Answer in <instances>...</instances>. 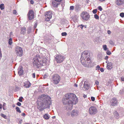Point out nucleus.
<instances>
[{"instance_id": "1", "label": "nucleus", "mask_w": 124, "mask_h": 124, "mask_svg": "<svg viewBox=\"0 0 124 124\" xmlns=\"http://www.w3.org/2000/svg\"><path fill=\"white\" fill-rule=\"evenodd\" d=\"M50 98L49 96L44 94H42L39 97L37 101V108L40 110H42L48 106L47 98Z\"/></svg>"}, {"instance_id": "2", "label": "nucleus", "mask_w": 124, "mask_h": 124, "mask_svg": "<svg viewBox=\"0 0 124 124\" xmlns=\"http://www.w3.org/2000/svg\"><path fill=\"white\" fill-rule=\"evenodd\" d=\"M33 60V66L36 68H39L41 66L45 65L46 64V58L41 59L39 55H37L35 56Z\"/></svg>"}, {"instance_id": "3", "label": "nucleus", "mask_w": 124, "mask_h": 124, "mask_svg": "<svg viewBox=\"0 0 124 124\" xmlns=\"http://www.w3.org/2000/svg\"><path fill=\"white\" fill-rule=\"evenodd\" d=\"M76 95L73 93L66 94L64 98L62 99L63 104L66 105L70 103L71 102H74L76 99Z\"/></svg>"}, {"instance_id": "4", "label": "nucleus", "mask_w": 124, "mask_h": 124, "mask_svg": "<svg viewBox=\"0 0 124 124\" xmlns=\"http://www.w3.org/2000/svg\"><path fill=\"white\" fill-rule=\"evenodd\" d=\"M61 79V77L59 75L55 74L52 77L51 81L54 84L57 85L59 83Z\"/></svg>"}, {"instance_id": "5", "label": "nucleus", "mask_w": 124, "mask_h": 124, "mask_svg": "<svg viewBox=\"0 0 124 124\" xmlns=\"http://www.w3.org/2000/svg\"><path fill=\"white\" fill-rule=\"evenodd\" d=\"M82 64L86 67H89L92 62V61L89 57H87L86 59L81 60Z\"/></svg>"}, {"instance_id": "6", "label": "nucleus", "mask_w": 124, "mask_h": 124, "mask_svg": "<svg viewBox=\"0 0 124 124\" xmlns=\"http://www.w3.org/2000/svg\"><path fill=\"white\" fill-rule=\"evenodd\" d=\"M15 52L17 56L21 57L23 54L22 48L19 46H16L15 49Z\"/></svg>"}, {"instance_id": "7", "label": "nucleus", "mask_w": 124, "mask_h": 124, "mask_svg": "<svg viewBox=\"0 0 124 124\" xmlns=\"http://www.w3.org/2000/svg\"><path fill=\"white\" fill-rule=\"evenodd\" d=\"M80 16L84 20L87 21L90 18V16L88 13L85 11H83L80 15Z\"/></svg>"}, {"instance_id": "8", "label": "nucleus", "mask_w": 124, "mask_h": 124, "mask_svg": "<svg viewBox=\"0 0 124 124\" xmlns=\"http://www.w3.org/2000/svg\"><path fill=\"white\" fill-rule=\"evenodd\" d=\"M88 111L90 114L93 115L96 114L98 110L96 107L92 106L90 107Z\"/></svg>"}, {"instance_id": "9", "label": "nucleus", "mask_w": 124, "mask_h": 124, "mask_svg": "<svg viewBox=\"0 0 124 124\" xmlns=\"http://www.w3.org/2000/svg\"><path fill=\"white\" fill-rule=\"evenodd\" d=\"M52 15V13L51 11H49L46 12L45 14V20L47 21H49L51 18Z\"/></svg>"}, {"instance_id": "10", "label": "nucleus", "mask_w": 124, "mask_h": 124, "mask_svg": "<svg viewBox=\"0 0 124 124\" xmlns=\"http://www.w3.org/2000/svg\"><path fill=\"white\" fill-rule=\"evenodd\" d=\"M55 59L57 63H60L62 62L64 59V56L60 55H58L55 57Z\"/></svg>"}, {"instance_id": "11", "label": "nucleus", "mask_w": 124, "mask_h": 124, "mask_svg": "<svg viewBox=\"0 0 124 124\" xmlns=\"http://www.w3.org/2000/svg\"><path fill=\"white\" fill-rule=\"evenodd\" d=\"M28 18L30 20L33 19L34 16V12L33 10H30L27 14Z\"/></svg>"}, {"instance_id": "12", "label": "nucleus", "mask_w": 124, "mask_h": 124, "mask_svg": "<svg viewBox=\"0 0 124 124\" xmlns=\"http://www.w3.org/2000/svg\"><path fill=\"white\" fill-rule=\"evenodd\" d=\"M76 101L74 102H71L70 103L68 104L66 107V109L68 110H71L72 108L73 104H75Z\"/></svg>"}, {"instance_id": "13", "label": "nucleus", "mask_w": 124, "mask_h": 124, "mask_svg": "<svg viewBox=\"0 0 124 124\" xmlns=\"http://www.w3.org/2000/svg\"><path fill=\"white\" fill-rule=\"evenodd\" d=\"M110 103L112 106H115L117 105V101L116 99L113 98L110 101Z\"/></svg>"}, {"instance_id": "14", "label": "nucleus", "mask_w": 124, "mask_h": 124, "mask_svg": "<svg viewBox=\"0 0 124 124\" xmlns=\"http://www.w3.org/2000/svg\"><path fill=\"white\" fill-rule=\"evenodd\" d=\"M83 88L85 90H87L90 88L89 85L88 81H85L84 82Z\"/></svg>"}, {"instance_id": "15", "label": "nucleus", "mask_w": 124, "mask_h": 124, "mask_svg": "<svg viewBox=\"0 0 124 124\" xmlns=\"http://www.w3.org/2000/svg\"><path fill=\"white\" fill-rule=\"evenodd\" d=\"M88 53L86 51H84L82 54L81 55V60L82 59H86L88 57L87 55Z\"/></svg>"}, {"instance_id": "16", "label": "nucleus", "mask_w": 124, "mask_h": 124, "mask_svg": "<svg viewBox=\"0 0 124 124\" xmlns=\"http://www.w3.org/2000/svg\"><path fill=\"white\" fill-rule=\"evenodd\" d=\"M79 112L77 110H74L72 111L71 112V116L73 117L76 116L78 115Z\"/></svg>"}, {"instance_id": "17", "label": "nucleus", "mask_w": 124, "mask_h": 124, "mask_svg": "<svg viewBox=\"0 0 124 124\" xmlns=\"http://www.w3.org/2000/svg\"><path fill=\"white\" fill-rule=\"evenodd\" d=\"M107 68L108 70L111 69L113 67V64L111 62H108L107 64Z\"/></svg>"}, {"instance_id": "18", "label": "nucleus", "mask_w": 124, "mask_h": 124, "mask_svg": "<svg viewBox=\"0 0 124 124\" xmlns=\"http://www.w3.org/2000/svg\"><path fill=\"white\" fill-rule=\"evenodd\" d=\"M124 3V0H117L116 2V4L118 6Z\"/></svg>"}, {"instance_id": "19", "label": "nucleus", "mask_w": 124, "mask_h": 124, "mask_svg": "<svg viewBox=\"0 0 124 124\" xmlns=\"http://www.w3.org/2000/svg\"><path fill=\"white\" fill-rule=\"evenodd\" d=\"M31 86V84L30 82L28 81L27 82V84H25L24 86L26 88H29Z\"/></svg>"}, {"instance_id": "20", "label": "nucleus", "mask_w": 124, "mask_h": 124, "mask_svg": "<svg viewBox=\"0 0 124 124\" xmlns=\"http://www.w3.org/2000/svg\"><path fill=\"white\" fill-rule=\"evenodd\" d=\"M21 33L24 34L26 32V29L25 27L22 28L21 29Z\"/></svg>"}, {"instance_id": "21", "label": "nucleus", "mask_w": 124, "mask_h": 124, "mask_svg": "<svg viewBox=\"0 0 124 124\" xmlns=\"http://www.w3.org/2000/svg\"><path fill=\"white\" fill-rule=\"evenodd\" d=\"M43 117L46 120L48 119L49 118V116L47 114H45L43 116Z\"/></svg>"}, {"instance_id": "22", "label": "nucleus", "mask_w": 124, "mask_h": 124, "mask_svg": "<svg viewBox=\"0 0 124 124\" xmlns=\"http://www.w3.org/2000/svg\"><path fill=\"white\" fill-rule=\"evenodd\" d=\"M18 74L19 76L21 75H22L23 73V71L21 69H20L18 71Z\"/></svg>"}, {"instance_id": "23", "label": "nucleus", "mask_w": 124, "mask_h": 124, "mask_svg": "<svg viewBox=\"0 0 124 124\" xmlns=\"http://www.w3.org/2000/svg\"><path fill=\"white\" fill-rule=\"evenodd\" d=\"M115 116L116 118H118L119 117V115L118 112L117 111H115L114 113Z\"/></svg>"}, {"instance_id": "24", "label": "nucleus", "mask_w": 124, "mask_h": 124, "mask_svg": "<svg viewBox=\"0 0 124 124\" xmlns=\"http://www.w3.org/2000/svg\"><path fill=\"white\" fill-rule=\"evenodd\" d=\"M52 5L54 7H57L58 6V3L55 1H53L52 2Z\"/></svg>"}, {"instance_id": "25", "label": "nucleus", "mask_w": 124, "mask_h": 124, "mask_svg": "<svg viewBox=\"0 0 124 124\" xmlns=\"http://www.w3.org/2000/svg\"><path fill=\"white\" fill-rule=\"evenodd\" d=\"M0 8L1 10H2L4 9V4H2L0 5Z\"/></svg>"}, {"instance_id": "26", "label": "nucleus", "mask_w": 124, "mask_h": 124, "mask_svg": "<svg viewBox=\"0 0 124 124\" xmlns=\"http://www.w3.org/2000/svg\"><path fill=\"white\" fill-rule=\"evenodd\" d=\"M0 115L1 117H3L5 119H7V116L3 114V113H1Z\"/></svg>"}, {"instance_id": "27", "label": "nucleus", "mask_w": 124, "mask_h": 124, "mask_svg": "<svg viewBox=\"0 0 124 124\" xmlns=\"http://www.w3.org/2000/svg\"><path fill=\"white\" fill-rule=\"evenodd\" d=\"M8 43L10 45H11L12 44V39L11 38H10L9 39Z\"/></svg>"}, {"instance_id": "28", "label": "nucleus", "mask_w": 124, "mask_h": 124, "mask_svg": "<svg viewBox=\"0 0 124 124\" xmlns=\"http://www.w3.org/2000/svg\"><path fill=\"white\" fill-rule=\"evenodd\" d=\"M16 111L17 112L19 113H21V111L20 110L19 108L18 107H16Z\"/></svg>"}, {"instance_id": "29", "label": "nucleus", "mask_w": 124, "mask_h": 124, "mask_svg": "<svg viewBox=\"0 0 124 124\" xmlns=\"http://www.w3.org/2000/svg\"><path fill=\"white\" fill-rule=\"evenodd\" d=\"M103 48L104 50H106L107 49L106 45H104L103 46Z\"/></svg>"}, {"instance_id": "30", "label": "nucleus", "mask_w": 124, "mask_h": 124, "mask_svg": "<svg viewBox=\"0 0 124 124\" xmlns=\"http://www.w3.org/2000/svg\"><path fill=\"white\" fill-rule=\"evenodd\" d=\"M75 8L77 9H78L80 8V5H77L75 6Z\"/></svg>"}, {"instance_id": "31", "label": "nucleus", "mask_w": 124, "mask_h": 124, "mask_svg": "<svg viewBox=\"0 0 124 124\" xmlns=\"http://www.w3.org/2000/svg\"><path fill=\"white\" fill-rule=\"evenodd\" d=\"M98 9L100 11H102V8L101 6H99L98 7Z\"/></svg>"}, {"instance_id": "32", "label": "nucleus", "mask_w": 124, "mask_h": 124, "mask_svg": "<svg viewBox=\"0 0 124 124\" xmlns=\"http://www.w3.org/2000/svg\"><path fill=\"white\" fill-rule=\"evenodd\" d=\"M94 18L96 19H99V16L96 14H95L94 15Z\"/></svg>"}, {"instance_id": "33", "label": "nucleus", "mask_w": 124, "mask_h": 124, "mask_svg": "<svg viewBox=\"0 0 124 124\" xmlns=\"http://www.w3.org/2000/svg\"><path fill=\"white\" fill-rule=\"evenodd\" d=\"M61 35L63 36H66L67 35V33L66 32H62L61 34Z\"/></svg>"}, {"instance_id": "34", "label": "nucleus", "mask_w": 124, "mask_h": 124, "mask_svg": "<svg viewBox=\"0 0 124 124\" xmlns=\"http://www.w3.org/2000/svg\"><path fill=\"white\" fill-rule=\"evenodd\" d=\"M23 99V97L21 96L19 97V99H18L19 101L21 102H22V101Z\"/></svg>"}, {"instance_id": "35", "label": "nucleus", "mask_w": 124, "mask_h": 124, "mask_svg": "<svg viewBox=\"0 0 124 124\" xmlns=\"http://www.w3.org/2000/svg\"><path fill=\"white\" fill-rule=\"evenodd\" d=\"M97 12V9H94L93 11V12L94 14H96Z\"/></svg>"}, {"instance_id": "36", "label": "nucleus", "mask_w": 124, "mask_h": 124, "mask_svg": "<svg viewBox=\"0 0 124 124\" xmlns=\"http://www.w3.org/2000/svg\"><path fill=\"white\" fill-rule=\"evenodd\" d=\"M120 16L122 17H124V13H121L120 14Z\"/></svg>"}, {"instance_id": "37", "label": "nucleus", "mask_w": 124, "mask_h": 124, "mask_svg": "<svg viewBox=\"0 0 124 124\" xmlns=\"http://www.w3.org/2000/svg\"><path fill=\"white\" fill-rule=\"evenodd\" d=\"M111 54V52L109 51L108 50L107 52V54L108 55H110Z\"/></svg>"}, {"instance_id": "38", "label": "nucleus", "mask_w": 124, "mask_h": 124, "mask_svg": "<svg viewBox=\"0 0 124 124\" xmlns=\"http://www.w3.org/2000/svg\"><path fill=\"white\" fill-rule=\"evenodd\" d=\"M21 103L19 102H18L17 104L16 105L18 106H20L21 105Z\"/></svg>"}, {"instance_id": "39", "label": "nucleus", "mask_w": 124, "mask_h": 124, "mask_svg": "<svg viewBox=\"0 0 124 124\" xmlns=\"http://www.w3.org/2000/svg\"><path fill=\"white\" fill-rule=\"evenodd\" d=\"M74 7L73 6H71L70 7V9L72 10H74Z\"/></svg>"}, {"instance_id": "40", "label": "nucleus", "mask_w": 124, "mask_h": 124, "mask_svg": "<svg viewBox=\"0 0 124 124\" xmlns=\"http://www.w3.org/2000/svg\"><path fill=\"white\" fill-rule=\"evenodd\" d=\"M91 99L92 101H94L95 100V98L94 97H92L91 98Z\"/></svg>"}, {"instance_id": "41", "label": "nucleus", "mask_w": 124, "mask_h": 124, "mask_svg": "<svg viewBox=\"0 0 124 124\" xmlns=\"http://www.w3.org/2000/svg\"><path fill=\"white\" fill-rule=\"evenodd\" d=\"M32 77L33 78H34L35 77V73H33L32 75Z\"/></svg>"}, {"instance_id": "42", "label": "nucleus", "mask_w": 124, "mask_h": 124, "mask_svg": "<svg viewBox=\"0 0 124 124\" xmlns=\"http://www.w3.org/2000/svg\"><path fill=\"white\" fill-rule=\"evenodd\" d=\"M121 80L122 81H124V77H122L120 78Z\"/></svg>"}, {"instance_id": "43", "label": "nucleus", "mask_w": 124, "mask_h": 124, "mask_svg": "<svg viewBox=\"0 0 124 124\" xmlns=\"http://www.w3.org/2000/svg\"><path fill=\"white\" fill-rule=\"evenodd\" d=\"M17 13L16 11V10H14L13 11V13L14 14H15Z\"/></svg>"}, {"instance_id": "44", "label": "nucleus", "mask_w": 124, "mask_h": 124, "mask_svg": "<svg viewBox=\"0 0 124 124\" xmlns=\"http://www.w3.org/2000/svg\"><path fill=\"white\" fill-rule=\"evenodd\" d=\"M19 121L20 123L21 124L22 121V120L21 119H19Z\"/></svg>"}, {"instance_id": "45", "label": "nucleus", "mask_w": 124, "mask_h": 124, "mask_svg": "<svg viewBox=\"0 0 124 124\" xmlns=\"http://www.w3.org/2000/svg\"><path fill=\"white\" fill-rule=\"evenodd\" d=\"M2 56V54L1 49L0 48V57H1Z\"/></svg>"}, {"instance_id": "46", "label": "nucleus", "mask_w": 124, "mask_h": 124, "mask_svg": "<svg viewBox=\"0 0 124 124\" xmlns=\"http://www.w3.org/2000/svg\"><path fill=\"white\" fill-rule=\"evenodd\" d=\"M100 70L101 72H103L104 71L103 69L102 68H100Z\"/></svg>"}, {"instance_id": "47", "label": "nucleus", "mask_w": 124, "mask_h": 124, "mask_svg": "<svg viewBox=\"0 0 124 124\" xmlns=\"http://www.w3.org/2000/svg\"><path fill=\"white\" fill-rule=\"evenodd\" d=\"M107 33L108 34H110L111 33V32L110 31L108 30L107 31Z\"/></svg>"}, {"instance_id": "48", "label": "nucleus", "mask_w": 124, "mask_h": 124, "mask_svg": "<svg viewBox=\"0 0 124 124\" xmlns=\"http://www.w3.org/2000/svg\"><path fill=\"white\" fill-rule=\"evenodd\" d=\"M30 2L31 4H33L34 3V2H33V1L32 0H31L30 1Z\"/></svg>"}, {"instance_id": "49", "label": "nucleus", "mask_w": 124, "mask_h": 124, "mask_svg": "<svg viewBox=\"0 0 124 124\" xmlns=\"http://www.w3.org/2000/svg\"><path fill=\"white\" fill-rule=\"evenodd\" d=\"M37 23H36L34 25V27L35 28H36L37 27Z\"/></svg>"}, {"instance_id": "50", "label": "nucleus", "mask_w": 124, "mask_h": 124, "mask_svg": "<svg viewBox=\"0 0 124 124\" xmlns=\"http://www.w3.org/2000/svg\"><path fill=\"white\" fill-rule=\"evenodd\" d=\"M95 84H96V85H99V82H98V81H95Z\"/></svg>"}, {"instance_id": "51", "label": "nucleus", "mask_w": 124, "mask_h": 124, "mask_svg": "<svg viewBox=\"0 0 124 124\" xmlns=\"http://www.w3.org/2000/svg\"><path fill=\"white\" fill-rule=\"evenodd\" d=\"M56 1L57 2H61L62 1V0H54Z\"/></svg>"}, {"instance_id": "52", "label": "nucleus", "mask_w": 124, "mask_h": 124, "mask_svg": "<svg viewBox=\"0 0 124 124\" xmlns=\"http://www.w3.org/2000/svg\"><path fill=\"white\" fill-rule=\"evenodd\" d=\"M100 68V67L99 65H98L96 67V68H98V69L99 70Z\"/></svg>"}, {"instance_id": "53", "label": "nucleus", "mask_w": 124, "mask_h": 124, "mask_svg": "<svg viewBox=\"0 0 124 124\" xmlns=\"http://www.w3.org/2000/svg\"><path fill=\"white\" fill-rule=\"evenodd\" d=\"M108 58V56H106L105 57V59L106 60H107Z\"/></svg>"}, {"instance_id": "54", "label": "nucleus", "mask_w": 124, "mask_h": 124, "mask_svg": "<svg viewBox=\"0 0 124 124\" xmlns=\"http://www.w3.org/2000/svg\"><path fill=\"white\" fill-rule=\"evenodd\" d=\"M83 97L84 98H85L86 97L87 95L84 94L83 95Z\"/></svg>"}, {"instance_id": "55", "label": "nucleus", "mask_w": 124, "mask_h": 124, "mask_svg": "<svg viewBox=\"0 0 124 124\" xmlns=\"http://www.w3.org/2000/svg\"><path fill=\"white\" fill-rule=\"evenodd\" d=\"M25 114L24 113H22V115L23 116H25Z\"/></svg>"}, {"instance_id": "56", "label": "nucleus", "mask_w": 124, "mask_h": 124, "mask_svg": "<svg viewBox=\"0 0 124 124\" xmlns=\"http://www.w3.org/2000/svg\"><path fill=\"white\" fill-rule=\"evenodd\" d=\"M5 105L6 103H5L4 102L3 103V107H4L5 106Z\"/></svg>"}, {"instance_id": "57", "label": "nucleus", "mask_w": 124, "mask_h": 124, "mask_svg": "<svg viewBox=\"0 0 124 124\" xmlns=\"http://www.w3.org/2000/svg\"><path fill=\"white\" fill-rule=\"evenodd\" d=\"M2 108V105L1 104H0V109H1Z\"/></svg>"}, {"instance_id": "58", "label": "nucleus", "mask_w": 124, "mask_h": 124, "mask_svg": "<svg viewBox=\"0 0 124 124\" xmlns=\"http://www.w3.org/2000/svg\"><path fill=\"white\" fill-rule=\"evenodd\" d=\"M105 0H99V1L101 2H103Z\"/></svg>"}, {"instance_id": "59", "label": "nucleus", "mask_w": 124, "mask_h": 124, "mask_svg": "<svg viewBox=\"0 0 124 124\" xmlns=\"http://www.w3.org/2000/svg\"><path fill=\"white\" fill-rule=\"evenodd\" d=\"M74 86H75L76 87H78V85L76 84H75Z\"/></svg>"}, {"instance_id": "60", "label": "nucleus", "mask_w": 124, "mask_h": 124, "mask_svg": "<svg viewBox=\"0 0 124 124\" xmlns=\"http://www.w3.org/2000/svg\"><path fill=\"white\" fill-rule=\"evenodd\" d=\"M12 33V32H11L10 33V35H11V34Z\"/></svg>"}, {"instance_id": "61", "label": "nucleus", "mask_w": 124, "mask_h": 124, "mask_svg": "<svg viewBox=\"0 0 124 124\" xmlns=\"http://www.w3.org/2000/svg\"><path fill=\"white\" fill-rule=\"evenodd\" d=\"M81 26H82V27H83V26L82 24L81 25Z\"/></svg>"}, {"instance_id": "62", "label": "nucleus", "mask_w": 124, "mask_h": 124, "mask_svg": "<svg viewBox=\"0 0 124 124\" xmlns=\"http://www.w3.org/2000/svg\"><path fill=\"white\" fill-rule=\"evenodd\" d=\"M3 107V109L4 110H5V109H4V107Z\"/></svg>"}, {"instance_id": "63", "label": "nucleus", "mask_w": 124, "mask_h": 124, "mask_svg": "<svg viewBox=\"0 0 124 124\" xmlns=\"http://www.w3.org/2000/svg\"><path fill=\"white\" fill-rule=\"evenodd\" d=\"M24 124H29V123H25Z\"/></svg>"}, {"instance_id": "64", "label": "nucleus", "mask_w": 124, "mask_h": 124, "mask_svg": "<svg viewBox=\"0 0 124 124\" xmlns=\"http://www.w3.org/2000/svg\"><path fill=\"white\" fill-rule=\"evenodd\" d=\"M106 63H107V61H106Z\"/></svg>"}]
</instances>
